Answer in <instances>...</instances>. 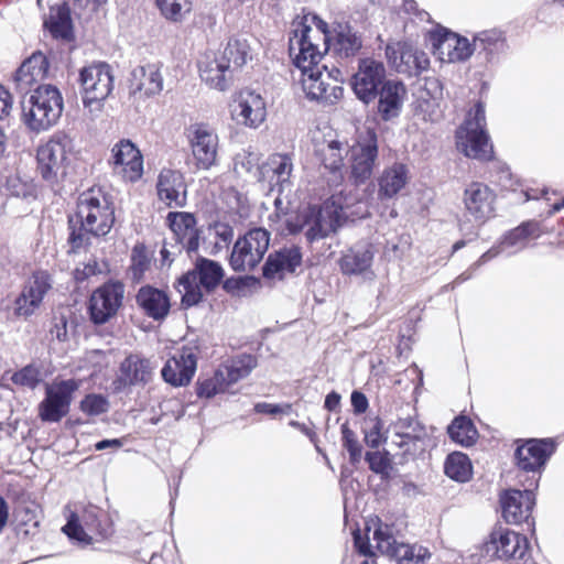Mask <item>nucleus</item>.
Here are the masks:
<instances>
[{
  "label": "nucleus",
  "mask_w": 564,
  "mask_h": 564,
  "mask_svg": "<svg viewBox=\"0 0 564 564\" xmlns=\"http://www.w3.org/2000/svg\"><path fill=\"white\" fill-rule=\"evenodd\" d=\"M112 194L104 186L94 185L84 191L77 200L76 212L68 216V253L88 249L91 238L107 236L116 221Z\"/></svg>",
  "instance_id": "f257e3e1"
},
{
  "label": "nucleus",
  "mask_w": 564,
  "mask_h": 564,
  "mask_svg": "<svg viewBox=\"0 0 564 564\" xmlns=\"http://www.w3.org/2000/svg\"><path fill=\"white\" fill-rule=\"evenodd\" d=\"M329 41L328 24L319 17L304 15L294 22L289 51L294 56L295 66L306 67L319 63L330 47Z\"/></svg>",
  "instance_id": "f03ea898"
},
{
  "label": "nucleus",
  "mask_w": 564,
  "mask_h": 564,
  "mask_svg": "<svg viewBox=\"0 0 564 564\" xmlns=\"http://www.w3.org/2000/svg\"><path fill=\"white\" fill-rule=\"evenodd\" d=\"M486 127L485 106L477 101L455 131L456 147L466 158L480 162L495 159L494 144Z\"/></svg>",
  "instance_id": "7ed1b4c3"
},
{
  "label": "nucleus",
  "mask_w": 564,
  "mask_h": 564,
  "mask_svg": "<svg viewBox=\"0 0 564 564\" xmlns=\"http://www.w3.org/2000/svg\"><path fill=\"white\" fill-rule=\"evenodd\" d=\"M514 446L513 464L518 481L522 480L527 486L539 487L542 473L557 449V442L552 437L517 438Z\"/></svg>",
  "instance_id": "20e7f679"
},
{
  "label": "nucleus",
  "mask_w": 564,
  "mask_h": 564,
  "mask_svg": "<svg viewBox=\"0 0 564 564\" xmlns=\"http://www.w3.org/2000/svg\"><path fill=\"white\" fill-rule=\"evenodd\" d=\"M64 108L59 89L51 84L39 85L22 106V120L25 126L39 133L55 126Z\"/></svg>",
  "instance_id": "39448f33"
},
{
  "label": "nucleus",
  "mask_w": 564,
  "mask_h": 564,
  "mask_svg": "<svg viewBox=\"0 0 564 564\" xmlns=\"http://www.w3.org/2000/svg\"><path fill=\"white\" fill-rule=\"evenodd\" d=\"M73 154V139L64 131H57L37 147L36 171L44 182L55 186L66 178Z\"/></svg>",
  "instance_id": "423d86ee"
},
{
  "label": "nucleus",
  "mask_w": 564,
  "mask_h": 564,
  "mask_svg": "<svg viewBox=\"0 0 564 564\" xmlns=\"http://www.w3.org/2000/svg\"><path fill=\"white\" fill-rule=\"evenodd\" d=\"M63 532L70 539L90 544L94 541L101 542L110 539L115 528L111 518L104 509L88 505L83 509L80 519L76 513L69 516Z\"/></svg>",
  "instance_id": "0eeeda50"
},
{
  "label": "nucleus",
  "mask_w": 564,
  "mask_h": 564,
  "mask_svg": "<svg viewBox=\"0 0 564 564\" xmlns=\"http://www.w3.org/2000/svg\"><path fill=\"white\" fill-rule=\"evenodd\" d=\"M530 551L528 538L502 524H496L481 545V552L492 561L514 564Z\"/></svg>",
  "instance_id": "6e6552de"
},
{
  "label": "nucleus",
  "mask_w": 564,
  "mask_h": 564,
  "mask_svg": "<svg viewBox=\"0 0 564 564\" xmlns=\"http://www.w3.org/2000/svg\"><path fill=\"white\" fill-rule=\"evenodd\" d=\"M348 181L354 186L366 184L373 175L379 156L378 135L375 129H367L349 148Z\"/></svg>",
  "instance_id": "1a4fd4ad"
},
{
  "label": "nucleus",
  "mask_w": 564,
  "mask_h": 564,
  "mask_svg": "<svg viewBox=\"0 0 564 564\" xmlns=\"http://www.w3.org/2000/svg\"><path fill=\"white\" fill-rule=\"evenodd\" d=\"M270 243V232L264 228H252L235 242L229 265L236 272H251L262 261Z\"/></svg>",
  "instance_id": "9d476101"
},
{
  "label": "nucleus",
  "mask_w": 564,
  "mask_h": 564,
  "mask_svg": "<svg viewBox=\"0 0 564 564\" xmlns=\"http://www.w3.org/2000/svg\"><path fill=\"white\" fill-rule=\"evenodd\" d=\"M124 284L109 280L93 291L88 300L89 319L95 325H104L117 316L123 305Z\"/></svg>",
  "instance_id": "9b49d317"
},
{
  "label": "nucleus",
  "mask_w": 564,
  "mask_h": 564,
  "mask_svg": "<svg viewBox=\"0 0 564 564\" xmlns=\"http://www.w3.org/2000/svg\"><path fill=\"white\" fill-rule=\"evenodd\" d=\"M199 354V346L195 343L175 349L161 370L163 380L175 388L187 387L196 373Z\"/></svg>",
  "instance_id": "f8f14e48"
},
{
  "label": "nucleus",
  "mask_w": 564,
  "mask_h": 564,
  "mask_svg": "<svg viewBox=\"0 0 564 564\" xmlns=\"http://www.w3.org/2000/svg\"><path fill=\"white\" fill-rule=\"evenodd\" d=\"M78 82L86 107L106 100L113 89L112 70L106 63H94L82 68Z\"/></svg>",
  "instance_id": "ddd939ff"
},
{
  "label": "nucleus",
  "mask_w": 564,
  "mask_h": 564,
  "mask_svg": "<svg viewBox=\"0 0 564 564\" xmlns=\"http://www.w3.org/2000/svg\"><path fill=\"white\" fill-rule=\"evenodd\" d=\"M79 389V381L67 379L55 381L45 389V398L39 404V416L44 422H59L69 412L73 394Z\"/></svg>",
  "instance_id": "4468645a"
},
{
  "label": "nucleus",
  "mask_w": 564,
  "mask_h": 564,
  "mask_svg": "<svg viewBox=\"0 0 564 564\" xmlns=\"http://www.w3.org/2000/svg\"><path fill=\"white\" fill-rule=\"evenodd\" d=\"M386 82V67L372 57L360 58L357 72L352 75L351 88L359 100L368 105L375 101L379 88Z\"/></svg>",
  "instance_id": "2eb2a0df"
},
{
  "label": "nucleus",
  "mask_w": 564,
  "mask_h": 564,
  "mask_svg": "<svg viewBox=\"0 0 564 564\" xmlns=\"http://www.w3.org/2000/svg\"><path fill=\"white\" fill-rule=\"evenodd\" d=\"M195 165L198 170H209L217 163L218 135L207 123H193L186 129Z\"/></svg>",
  "instance_id": "dca6fc26"
},
{
  "label": "nucleus",
  "mask_w": 564,
  "mask_h": 564,
  "mask_svg": "<svg viewBox=\"0 0 564 564\" xmlns=\"http://www.w3.org/2000/svg\"><path fill=\"white\" fill-rule=\"evenodd\" d=\"M338 219V210L332 209L329 200H326L322 206L307 207L301 215V225L290 230L293 234L304 230L307 241L314 242L335 231Z\"/></svg>",
  "instance_id": "f3484780"
},
{
  "label": "nucleus",
  "mask_w": 564,
  "mask_h": 564,
  "mask_svg": "<svg viewBox=\"0 0 564 564\" xmlns=\"http://www.w3.org/2000/svg\"><path fill=\"white\" fill-rule=\"evenodd\" d=\"M496 192L482 182H470L463 193L465 212L479 225L486 224L496 216Z\"/></svg>",
  "instance_id": "a211bd4d"
},
{
  "label": "nucleus",
  "mask_w": 564,
  "mask_h": 564,
  "mask_svg": "<svg viewBox=\"0 0 564 564\" xmlns=\"http://www.w3.org/2000/svg\"><path fill=\"white\" fill-rule=\"evenodd\" d=\"M523 490L508 489L500 495L502 518L507 523L521 524L529 522L535 506V490L539 487L527 486L525 481H519Z\"/></svg>",
  "instance_id": "6ab92c4d"
},
{
  "label": "nucleus",
  "mask_w": 564,
  "mask_h": 564,
  "mask_svg": "<svg viewBox=\"0 0 564 564\" xmlns=\"http://www.w3.org/2000/svg\"><path fill=\"white\" fill-rule=\"evenodd\" d=\"M386 55L398 73L408 76H419L430 68L429 55L409 42L388 44Z\"/></svg>",
  "instance_id": "aec40b11"
},
{
  "label": "nucleus",
  "mask_w": 564,
  "mask_h": 564,
  "mask_svg": "<svg viewBox=\"0 0 564 564\" xmlns=\"http://www.w3.org/2000/svg\"><path fill=\"white\" fill-rule=\"evenodd\" d=\"M51 288L52 281L48 272L34 271L14 301V315L24 318L32 316L42 305L44 296Z\"/></svg>",
  "instance_id": "412c9836"
},
{
  "label": "nucleus",
  "mask_w": 564,
  "mask_h": 564,
  "mask_svg": "<svg viewBox=\"0 0 564 564\" xmlns=\"http://www.w3.org/2000/svg\"><path fill=\"white\" fill-rule=\"evenodd\" d=\"M109 164L126 182L134 183L143 175V156L134 143L127 139L112 147Z\"/></svg>",
  "instance_id": "4be33fe9"
},
{
  "label": "nucleus",
  "mask_w": 564,
  "mask_h": 564,
  "mask_svg": "<svg viewBox=\"0 0 564 564\" xmlns=\"http://www.w3.org/2000/svg\"><path fill=\"white\" fill-rule=\"evenodd\" d=\"M429 41L432 44L434 54H437L443 62L455 63L466 61L473 53L471 44L467 39L445 28L430 31Z\"/></svg>",
  "instance_id": "5701e85b"
},
{
  "label": "nucleus",
  "mask_w": 564,
  "mask_h": 564,
  "mask_svg": "<svg viewBox=\"0 0 564 564\" xmlns=\"http://www.w3.org/2000/svg\"><path fill=\"white\" fill-rule=\"evenodd\" d=\"M156 194L169 208H181L187 203V185L184 174L172 169H163L158 176Z\"/></svg>",
  "instance_id": "b1692460"
},
{
  "label": "nucleus",
  "mask_w": 564,
  "mask_h": 564,
  "mask_svg": "<svg viewBox=\"0 0 564 564\" xmlns=\"http://www.w3.org/2000/svg\"><path fill=\"white\" fill-rule=\"evenodd\" d=\"M166 223L172 230L175 241L188 253L196 252L199 247V230L193 214L186 212H170Z\"/></svg>",
  "instance_id": "393cba45"
},
{
  "label": "nucleus",
  "mask_w": 564,
  "mask_h": 564,
  "mask_svg": "<svg viewBox=\"0 0 564 564\" xmlns=\"http://www.w3.org/2000/svg\"><path fill=\"white\" fill-rule=\"evenodd\" d=\"M135 303L147 317L156 322L164 321L171 311L169 293L150 284L143 285L138 290Z\"/></svg>",
  "instance_id": "a878e982"
},
{
  "label": "nucleus",
  "mask_w": 564,
  "mask_h": 564,
  "mask_svg": "<svg viewBox=\"0 0 564 564\" xmlns=\"http://www.w3.org/2000/svg\"><path fill=\"white\" fill-rule=\"evenodd\" d=\"M234 115L246 127L258 128L267 117L265 101L260 94L241 90L236 100Z\"/></svg>",
  "instance_id": "bb28decb"
},
{
  "label": "nucleus",
  "mask_w": 564,
  "mask_h": 564,
  "mask_svg": "<svg viewBox=\"0 0 564 564\" xmlns=\"http://www.w3.org/2000/svg\"><path fill=\"white\" fill-rule=\"evenodd\" d=\"M50 70L47 56L36 51L25 58L13 75L15 87L20 91L29 90L35 84L44 80Z\"/></svg>",
  "instance_id": "cd10ccee"
},
{
  "label": "nucleus",
  "mask_w": 564,
  "mask_h": 564,
  "mask_svg": "<svg viewBox=\"0 0 564 564\" xmlns=\"http://www.w3.org/2000/svg\"><path fill=\"white\" fill-rule=\"evenodd\" d=\"M153 370L154 367L149 358L130 354L120 364L117 381L121 387L147 384L152 380Z\"/></svg>",
  "instance_id": "c85d7f7f"
},
{
  "label": "nucleus",
  "mask_w": 564,
  "mask_h": 564,
  "mask_svg": "<svg viewBox=\"0 0 564 564\" xmlns=\"http://www.w3.org/2000/svg\"><path fill=\"white\" fill-rule=\"evenodd\" d=\"M130 89L133 95L150 97L163 89V77L156 64H147L133 69L130 79Z\"/></svg>",
  "instance_id": "c756f323"
},
{
  "label": "nucleus",
  "mask_w": 564,
  "mask_h": 564,
  "mask_svg": "<svg viewBox=\"0 0 564 564\" xmlns=\"http://www.w3.org/2000/svg\"><path fill=\"white\" fill-rule=\"evenodd\" d=\"M409 180V169L405 164L395 162L384 167L377 178L378 198L383 202L395 197L406 186Z\"/></svg>",
  "instance_id": "7c9ffc66"
},
{
  "label": "nucleus",
  "mask_w": 564,
  "mask_h": 564,
  "mask_svg": "<svg viewBox=\"0 0 564 564\" xmlns=\"http://www.w3.org/2000/svg\"><path fill=\"white\" fill-rule=\"evenodd\" d=\"M406 96V88L402 82L386 80L379 88L378 112L383 120L397 117Z\"/></svg>",
  "instance_id": "2f4dec72"
},
{
  "label": "nucleus",
  "mask_w": 564,
  "mask_h": 564,
  "mask_svg": "<svg viewBox=\"0 0 564 564\" xmlns=\"http://www.w3.org/2000/svg\"><path fill=\"white\" fill-rule=\"evenodd\" d=\"M200 78L210 87L225 90L231 80V68L220 56L210 58L208 56L198 64Z\"/></svg>",
  "instance_id": "473e14b6"
},
{
  "label": "nucleus",
  "mask_w": 564,
  "mask_h": 564,
  "mask_svg": "<svg viewBox=\"0 0 564 564\" xmlns=\"http://www.w3.org/2000/svg\"><path fill=\"white\" fill-rule=\"evenodd\" d=\"M373 261L369 246H355L341 253L338 265L345 275H359L368 271Z\"/></svg>",
  "instance_id": "72a5a7b5"
},
{
  "label": "nucleus",
  "mask_w": 564,
  "mask_h": 564,
  "mask_svg": "<svg viewBox=\"0 0 564 564\" xmlns=\"http://www.w3.org/2000/svg\"><path fill=\"white\" fill-rule=\"evenodd\" d=\"M43 25L53 39L66 42L74 39L70 11L66 3L51 7Z\"/></svg>",
  "instance_id": "f704fd0d"
},
{
  "label": "nucleus",
  "mask_w": 564,
  "mask_h": 564,
  "mask_svg": "<svg viewBox=\"0 0 564 564\" xmlns=\"http://www.w3.org/2000/svg\"><path fill=\"white\" fill-rule=\"evenodd\" d=\"M302 72L301 85L306 97L312 100H327L329 85L323 79L326 67H321L319 63L307 65L306 67L296 66Z\"/></svg>",
  "instance_id": "c9c22d12"
},
{
  "label": "nucleus",
  "mask_w": 564,
  "mask_h": 564,
  "mask_svg": "<svg viewBox=\"0 0 564 564\" xmlns=\"http://www.w3.org/2000/svg\"><path fill=\"white\" fill-rule=\"evenodd\" d=\"M257 366L258 359L256 356L240 354L219 365L218 369L223 372L228 387H230L247 378Z\"/></svg>",
  "instance_id": "e433bc0d"
},
{
  "label": "nucleus",
  "mask_w": 564,
  "mask_h": 564,
  "mask_svg": "<svg viewBox=\"0 0 564 564\" xmlns=\"http://www.w3.org/2000/svg\"><path fill=\"white\" fill-rule=\"evenodd\" d=\"M348 152L346 143L333 140L318 150V158L325 170L332 174H338L339 181H343V170Z\"/></svg>",
  "instance_id": "4c0bfd02"
},
{
  "label": "nucleus",
  "mask_w": 564,
  "mask_h": 564,
  "mask_svg": "<svg viewBox=\"0 0 564 564\" xmlns=\"http://www.w3.org/2000/svg\"><path fill=\"white\" fill-rule=\"evenodd\" d=\"M361 37L349 25H338L332 40V50L337 57L355 56L361 48Z\"/></svg>",
  "instance_id": "58836bf2"
},
{
  "label": "nucleus",
  "mask_w": 564,
  "mask_h": 564,
  "mask_svg": "<svg viewBox=\"0 0 564 564\" xmlns=\"http://www.w3.org/2000/svg\"><path fill=\"white\" fill-rule=\"evenodd\" d=\"M473 46L479 53H484L486 58L490 59L494 55L506 51L507 39L501 30H485L474 37Z\"/></svg>",
  "instance_id": "ea45409f"
},
{
  "label": "nucleus",
  "mask_w": 564,
  "mask_h": 564,
  "mask_svg": "<svg viewBox=\"0 0 564 564\" xmlns=\"http://www.w3.org/2000/svg\"><path fill=\"white\" fill-rule=\"evenodd\" d=\"M202 284L196 279L195 271H188L177 279L175 289L181 294V307L187 310L203 300Z\"/></svg>",
  "instance_id": "a19ab883"
},
{
  "label": "nucleus",
  "mask_w": 564,
  "mask_h": 564,
  "mask_svg": "<svg viewBox=\"0 0 564 564\" xmlns=\"http://www.w3.org/2000/svg\"><path fill=\"white\" fill-rule=\"evenodd\" d=\"M13 522L17 534L24 539L35 535L40 524L35 508L26 503L15 508Z\"/></svg>",
  "instance_id": "79ce46f5"
},
{
  "label": "nucleus",
  "mask_w": 564,
  "mask_h": 564,
  "mask_svg": "<svg viewBox=\"0 0 564 564\" xmlns=\"http://www.w3.org/2000/svg\"><path fill=\"white\" fill-rule=\"evenodd\" d=\"M447 433L453 442L465 447L474 445L478 437L477 429L466 415L456 416L448 425Z\"/></svg>",
  "instance_id": "37998d69"
},
{
  "label": "nucleus",
  "mask_w": 564,
  "mask_h": 564,
  "mask_svg": "<svg viewBox=\"0 0 564 564\" xmlns=\"http://www.w3.org/2000/svg\"><path fill=\"white\" fill-rule=\"evenodd\" d=\"M221 57L229 64L231 70L241 68L251 59V48L247 40L230 37L223 51Z\"/></svg>",
  "instance_id": "c03bdc74"
},
{
  "label": "nucleus",
  "mask_w": 564,
  "mask_h": 564,
  "mask_svg": "<svg viewBox=\"0 0 564 564\" xmlns=\"http://www.w3.org/2000/svg\"><path fill=\"white\" fill-rule=\"evenodd\" d=\"M444 471L451 479L466 482L471 478L473 466L466 454L454 452L447 456L444 464Z\"/></svg>",
  "instance_id": "a18cd8bd"
},
{
  "label": "nucleus",
  "mask_w": 564,
  "mask_h": 564,
  "mask_svg": "<svg viewBox=\"0 0 564 564\" xmlns=\"http://www.w3.org/2000/svg\"><path fill=\"white\" fill-rule=\"evenodd\" d=\"M196 268V279L208 292L215 290L224 278V270L216 261L202 259Z\"/></svg>",
  "instance_id": "49530a36"
},
{
  "label": "nucleus",
  "mask_w": 564,
  "mask_h": 564,
  "mask_svg": "<svg viewBox=\"0 0 564 564\" xmlns=\"http://www.w3.org/2000/svg\"><path fill=\"white\" fill-rule=\"evenodd\" d=\"M161 15L171 22H182L192 11V0H155Z\"/></svg>",
  "instance_id": "de8ad7c7"
},
{
  "label": "nucleus",
  "mask_w": 564,
  "mask_h": 564,
  "mask_svg": "<svg viewBox=\"0 0 564 564\" xmlns=\"http://www.w3.org/2000/svg\"><path fill=\"white\" fill-rule=\"evenodd\" d=\"M539 236V224L535 221H524L507 232L505 243L509 247H523L529 240L538 238Z\"/></svg>",
  "instance_id": "09e8293b"
},
{
  "label": "nucleus",
  "mask_w": 564,
  "mask_h": 564,
  "mask_svg": "<svg viewBox=\"0 0 564 564\" xmlns=\"http://www.w3.org/2000/svg\"><path fill=\"white\" fill-rule=\"evenodd\" d=\"M395 434L399 440H426L429 437L427 430L417 419L408 416L401 417L395 422Z\"/></svg>",
  "instance_id": "8fccbe9b"
},
{
  "label": "nucleus",
  "mask_w": 564,
  "mask_h": 564,
  "mask_svg": "<svg viewBox=\"0 0 564 564\" xmlns=\"http://www.w3.org/2000/svg\"><path fill=\"white\" fill-rule=\"evenodd\" d=\"M390 553L395 557L397 564H424L431 556L426 547L409 544L393 546Z\"/></svg>",
  "instance_id": "3c124183"
},
{
  "label": "nucleus",
  "mask_w": 564,
  "mask_h": 564,
  "mask_svg": "<svg viewBox=\"0 0 564 564\" xmlns=\"http://www.w3.org/2000/svg\"><path fill=\"white\" fill-rule=\"evenodd\" d=\"M151 258L148 253L147 247L143 243H137L131 251V263L129 265V273L134 282H140L144 273L150 269Z\"/></svg>",
  "instance_id": "603ef678"
},
{
  "label": "nucleus",
  "mask_w": 564,
  "mask_h": 564,
  "mask_svg": "<svg viewBox=\"0 0 564 564\" xmlns=\"http://www.w3.org/2000/svg\"><path fill=\"white\" fill-rule=\"evenodd\" d=\"M228 388L223 372L217 368L212 377L197 381L196 394L198 398L210 399L226 392Z\"/></svg>",
  "instance_id": "864d4df0"
},
{
  "label": "nucleus",
  "mask_w": 564,
  "mask_h": 564,
  "mask_svg": "<svg viewBox=\"0 0 564 564\" xmlns=\"http://www.w3.org/2000/svg\"><path fill=\"white\" fill-rule=\"evenodd\" d=\"M365 459L369 465V469L380 475L382 479H387L392 470V459L390 453L383 451H369L366 452Z\"/></svg>",
  "instance_id": "5fc2aeb1"
},
{
  "label": "nucleus",
  "mask_w": 564,
  "mask_h": 564,
  "mask_svg": "<svg viewBox=\"0 0 564 564\" xmlns=\"http://www.w3.org/2000/svg\"><path fill=\"white\" fill-rule=\"evenodd\" d=\"M278 178L279 183L286 182L292 173V159L289 154L274 153L271 154L264 165Z\"/></svg>",
  "instance_id": "6e6d98bb"
},
{
  "label": "nucleus",
  "mask_w": 564,
  "mask_h": 564,
  "mask_svg": "<svg viewBox=\"0 0 564 564\" xmlns=\"http://www.w3.org/2000/svg\"><path fill=\"white\" fill-rule=\"evenodd\" d=\"M340 432L343 446L349 454V462L351 465H357L361 459L362 446L347 422L341 424Z\"/></svg>",
  "instance_id": "4d7b16f0"
},
{
  "label": "nucleus",
  "mask_w": 564,
  "mask_h": 564,
  "mask_svg": "<svg viewBox=\"0 0 564 564\" xmlns=\"http://www.w3.org/2000/svg\"><path fill=\"white\" fill-rule=\"evenodd\" d=\"M79 409L89 416H97L108 411L109 401L102 394L89 393L80 401Z\"/></svg>",
  "instance_id": "13d9d810"
},
{
  "label": "nucleus",
  "mask_w": 564,
  "mask_h": 564,
  "mask_svg": "<svg viewBox=\"0 0 564 564\" xmlns=\"http://www.w3.org/2000/svg\"><path fill=\"white\" fill-rule=\"evenodd\" d=\"M11 381L17 386L34 389L41 381V373L37 367L28 365L15 371L11 377Z\"/></svg>",
  "instance_id": "bf43d9fd"
},
{
  "label": "nucleus",
  "mask_w": 564,
  "mask_h": 564,
  "mask_svg": "<svg viewBox=\"0 0 564 564\" xmlns=\"http://www.w3.org/2000/svg\"><path fill=\"white\" fill-rule=\"evenodd\" d=\"M370 423L371 425L365 432V442L367 446L378 448L387 442V436L383 432L384 423L379 416L370 419Z\"/></svg>",
  "instance_id": "052dcab7"
},
{
  "label": "nucleus",
  "mask_w": 564,
  "mask_h": 564,
  "mask_svg": "<svg viewBox=\"0 0 564 564\" xmlns=\"http://www.w3.org/2000/svg\"><path fill=\"white\" fill-rule=\"evenodd\" d=\"M430 438L426 440H399L397 442L398 447L401 449L403 457L409 459H415L422 456L429 446Z\"/></svg>",
  "instance_id": "680f3d73"
},
{
  "label": "nucleus",
  "mask_w": 564,
  "mask_h": 564,
  "mask_svg": "<svg viewBox=\"0 0 564 564\" xmlns=\"http://www.w3.org/2000/svg\"><path fill=\"white\" fill-rule=\"evenodd\" d=\"M253 411L258 414H267L272 416L278 414H289L292 411V404H273L268 402H258L254 404Z\"/></svg>",
  "instance_id": "e2e57ef3"
},
{
  "label": "nucleus",
  "mask_w": 564,
  "mask_h": 564,
  "mask_svg": "<svg viewBox=\"0 0 564 564\" xmlns=\"http://www.w3.org/2000/svg\"><path fill=\"white\" fill-rule=\"evenodd\" d=\"M282 256L283 264L285 270L294 272L297 267L302 263V253L299 247H292L279 251Z\"/></svg>",
  "instance_id": "0e129e2a"
},
{
  "label": "nucleus",
  "mask_w": 564,
  "mask_h": 564,
  "mask_svg": "<svg viewBox=\"0 0 564 564\" xmlns=\"http://www.w3.org/2000/svg\"><path fill=\"white\" fill-rule=\"evenodd\" d=\"M285 270V267L283 264L282 256L280 252L271 253L264 265H263V276L265 278H273L276 273Z\"/></svg>",
  "instance_id": "69168bd1"
},
{
  "label": "nucleus",
  "mask_w": 564,
  "mask_h": 564,
  "mask_svg": "<svg viewBox=\"0 0 564 564\" xmlns=\"http://www.w3.org/2000/svg\"><path fill=\"white\" fill-rule=\"evenodd\" d=\"M97 272L98 263L97 261L93 260L88 263H84L83 267H77L73 272V276L76 283H83L90 276L96 275Z\"/></svg>",
  "instance_id": "338daca9"
},
{
  "label": "nucleus",
  "mask_w": 564,
  "mask_h": 564,
  "mask_svg": "<svg viewBox=\"0 0 564 564\" xmlns=\"http://www.w3.org/2000/svg\"><path fill=\"white\" fill-rule=\"evenodd\" d=\"M373 540L377 542V549L381 553H390L393 549L394 542L392 535L384 532L381 528H377L373 532Z\"/></svg>",
  "instance_id": "774afa93"
}]
</instances>
